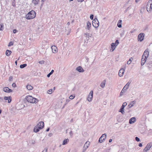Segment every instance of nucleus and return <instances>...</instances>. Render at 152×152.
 I'll list each match as a JSON object with an SVG mask.
<instances>
[{"instance_id": "obj_1", "label": "nucleus", "mask_w": 152, "mask_h": 152, "mask_svg": "<svg viewBox=\"0 0 152 152\" xmlns=\"http://www.w3.org/2000/svg\"><path fill=\"white\" fill-rule=\"evenodd\" d=\"M25 99L28 102L30 103H36L38 101V99L31 96H27Z\"/></svg>"}, {"instance_id": "obj_2", "label": "nucleus", "mask_w": 152, "mask_h": 152, "mask_svg": "<svg viewBox=\"0 0 152 152\" xmlns=\"http://www.w3.org/2000/svg\"><path fill=\"white\" fill-rule=\"evenodd\" d=\"M36 15V13L35 11L31 10L26 15V17L27 19H31L35 18Z\"/></svg>"}, {"instance_id": "obj_3", "label": "nucleus", "mask_w": 152, "mask_h": 152, "mask_svg": "<svg viewBox=\"0 0 152 152\" xmlns=\"http://www.w3.org/2000/svg\"><path fill=\"white\" fill-rule=\"evenodd\" d=\"M152 0H149L148 1L146 6V9L147 11L150 12L152 9Z\"/></svg>"}, {"instance_id": "obj_4", "label": "nucleus", "mask_w": 152, "mask_h": 152, "mask_svg": "<svg viewBox=\"0 0 152 152\" xmlns=\"http://www.w3.org/2000/svg\"><path fill=\"white\" fill-rule=\"evenodd\" d=\"M130 84V83L128 82L124 86L121 92L120 93V96H122L123 95V93L124 92H125L127 89L128 88L129 85Z\"/></svg>"}, {"instance_id": "obj_5", "label": "nucleus", "mask_w": 152, "mask_h": 152, "mask_svg": "<svg viewBox=\"0 0 152 152\" xmlns=\"http://www.w3.org/2000/svg\"><path fill=\"white\" fill-rule=\"evenodd\" d=\"M99 23L96 18H94L92 21V25L95 28H97L99 26Z\"/></svg>"}, {"instance_id": "obj_6", "label": "nucleus", "mask_w": 152, "mask_h": 152, "mask_svg": "<svg viewBox=\"0 0 152 152\" xmlns=\"http://www.w3.org/2000/svg\"><path fill=\"white\" fill-rule=\"evenodd\" d=\"M127 104V103L126 102H124L122 105L121 106L120 109L119 111V112H121L122 114H124L125 113V112L124 111V109Z\"/></svg>"}, {"instance_id": "obj_7", "label": "nucleus", "mask_w": 152, "mask_h": 152, "mask_svg": "<svg viewBox=\"0 0 152 152\" xmlns=\"http://www.w3.org/2000/svg\"><path fill=\"white\" fill-rule=\"evenodd\" d=\"M144 34L143 33H141L138 36V41L141 42L144 39Z\"/></svg>"}, {"instance_id": "obj_8", "label": "nucleus", "mask_w": 152, "mask_h": 152, "mask_svg": "<svg viewBox=\"0 0 152 152\" xmlns=\"http://www.w3.org/2000/svg\"><path fill=\"white\" fill-rule=\"evenodd\" d=\"M106 134H103L102 136L99 138V142L100 143H102L105 140V139L106 138Z\"/></svg>"}, {"instance_id": "obj_9", "label": "nucleus", "mask_w": 152, "mask_h": 152, "mask_svg": "<svg viewBox=\"0 0 152 152\" xmlns=\"http://www.w3.org/2000/svg\"><path fill=\"white\" fill-rule=\"evenodd\" d=\"M93 92L92 91H91L89 93V95L88 96L87 100L89 102H91L92 100L93 97Z\"/></svg>"}, {"instance_id": "obj_10", "label": "nucleus", "mask_w": 152, "mask_h": 152, "mask_svg": "<svg viewBox=\"0 0 152 152\" xmlns=\"http://www.w3.org/2000/svg\"><path fill=\"white\" fill-rule=\"evenodd\" d=\"M151 146L152 145L150 143L147 144L146 147L144 149L143 152H146L148 151L150 149Z\"/></svg>"}, {"instance_id": "obj_11", "label": "nucleus", "mask_w": 152, "mask_h": 152, "mask_svg": "<svg viewBox=\"0 0 152 152\" xmlns=\"http://www.w3.org/2000/svg\"><path fill=\"white\" fill-rule=\"evenodd\" d=\"M37 125V127H38L39 129H42L44 127V124L43 122L41 121Z\"/></svg>"}, {"instance_id": "obj_12", "label": "nucleus", "mask_w": 152, "mask_h": 152, "mask_svg": "<svg viewBox=\"0 0 152 152\" xmlns=\"http://www.w3.org/2000/svg\"><path fill=\"white\" fill-rule=\"evenodd\" d=\"M124 72V70L123 69H121L118 72V75L120 77H122L123 76Z\"/></svg>"}, {"instance_id": "obj_13", "label": "nucleus", "mask_w": 152, "mask_h": 152, "mask_svg": "<svg viewBox=\"0 0 152 152\" xmlns=\"http://www.w3.org/2000/svg\"><path fill=\"white\" fill-rule=\"evenodd\" d=\"M51 48L53 53H56L57 52V48L56 46L53 45L52 46Z\"/></svg>"}, {"instance_id": "obj_14", "label": "nucleus", "mask_w": 152, "mask_h": 152, "mask_svg": "<svg viewBox=\"0 0 152 152\" xmlns=\"http://www.w3.org/2000/svg\"><path fill=\"white\" fill-rule=\"evenodd\" d=\"M3 91L6 92H11L12 91L11 89H10L7 87H5L3 88Z\"/></svg>"}, {"instance_id": "obj_15", "label": "nucleus", "mask_w": 152, "mask_h": 152, "mask_svg": "<svg viewBox=\"0 0 152 152\" xmlns=\"http://www.w3.org/2000/svg\"><path fill=\"white\" fill-rule=\"evenodd\" d=\"M76 70L80 72H83L84 71V70L80 66L77 67L76 69Z\"/></svg>"}, {"instance_id": "obj_16", "label": "nucleus", "mask_w": 152, "mask_h": 152, "mask_svg": "<svg viewBox=\"0 0 152 152\" xmlns=\"http://www.w3.org/2000/svg\"><path fill=\"white\" fill-rule=\"evenodd\" d=\"M4 100H8L9 103H10L12 101L11 98L10 96H5L4 97Z\"/></svg>"}, {"instance_id": "obj_17", "label": "nucleus", "mask_w": 152, "mask_h": 152, "mask_svg": "<svg viewBox=\"0 0 152 152\" xmlns=\"http://www.w3.org/2000/svg\"><path fill=\"white\" fill-rule=\"evenodd\" d=\"M136 121V118L135 117H133L130 118L129 120V123L132 124L135 122Z\"/></svg>"}, {"instance_id": "obj_18", "label": "nucleus", "mask_w": 152, "mask_h": 152, "mask_svg": "<svg viewBox=\"0 0 152 152\" xmlns=\"http://www.w3.org/2000/svg\"><path fill=\"white\" fill-rule=\"evenodd\" d=\"M116 46L115 45V44L113 43H112L111 44V49L110 50L111 52H113L115 49V47Z\"/></svg>"}, {"instance_id": "obj_19", "label": "nucleus", "mask_w": 152, "mask_h": 152, "mask_svg": "<svg viewBox=\"0 0 152 152\" xmlns=\"http://www.w3.org/2000/svg\"><path fill=\"white\" fill-rule=\"evenodd\" d=\"M40 0H32V3L34 4L36 6L38 4Z\"/></svg>"}, {"instance_id": "obj_20", "label": "nucleus", "mask_w": 152, "mask_h": 152, "mask_svg": "<svg viewBox=\"0 0 152 152\" xmlns=\"http://www.w3.org/2000/svg\"><path fill=\"white\" fill-rule=\"evenodd\" d=\"M90 142L88 141H87L85 144L84 146V148H86L87 149L89 145Z\"/></svg>"}, {"instance_id": "obj_21", "label": "nucleus", "mask_w": 152, "mask_h": 152, "mask_svg": "<svg viewBox=\"0 0 152 152\" xmlns=\"http://www.w3.org/2000/svg\"><path fill=\"white\" fill-rule=\"evenodd\" d=\"M91 26V23L89 21H88L87 23L86 27L88 30H89Z\"/></svg>"}, {"instance_id": "obj_22", "label": "nucleus", "mask_w": 152, "mask_h": 152, "mask_svg": "<svg viewBox=\"0 0 152 152\" xmlns=\"http://www.w3.org/2000/svg\"><path fill=\"white\" fill-rule=\"evenodd\" d=\"M106 82V80H104L103 82H102L100 84V86L103 88L105 86V83Z\"/></svg>"}, {"instance_id": "obj_23", "label": "nucleus", "mask_w": 152, "mask_h": 152, "mask_svg": "<svg viewBox=\"0 0 152 152\" xmlns=\"http://www.w3.org/2000/svg\"><path fill=\"white\" fill-rule=\"evenodd\" d=\"M12 52L11 50H6V55L8 56H9L10 55L11 53Z\"/></svg>"}, {"instance_id": "obj_24", "label": "nucleus", "mask_w": 152, "mask_h": 152, "mask_svg": "<svg viewBox=\"0 0 152 152\" xmlns=\"http://www.w3.org/2000/svg\"><path fill=\"white\" fill-rule=\"evenodd\" d=\"M39 129L38 127H37V125L36 126H35L34 128V132H37L39 131V129Z\"/></svg>"}, {"instance_id": "obj_25", "label": "nucleus", "mask_w": 152, "mask_h": 152, "mask_svg": "<svg viewBox=\"0 0 152 152\" xmlns=\"http://www.w3.org/2000/svg\"><path fill=\"white\" fill-rule=\"evenodd\" d=\"M121 20H119L117 24V26L119 28H121V22H122Z\"/></svg>"}, {"instance_id": "obj_26", "label": "nucleus", "mask_w": 152, "mask_h": 152, "mask_svg": "<svg viewBox=\"0 0 152 152\" xmlns=\"http://www.w3.org/2000/svg\"><path fill=\"white\" fill-rule=\"evenodd\" d=\"M68 141L69 140L68 139H64L62 145H65L66 144Z\"/></svg>"}, {"instance_id": "obj_27", "label": "nucleus", "mask_w": 152, "mask_h": 152, "mask_svg": "<svg viewBox=\"0 0 152 152\" xmlns=\"http://www.w3.org/2000/svg\"><path fill=\"white\" fill-rule=\"evenodd\" d=\"M27 88L29 90H31L33 89V87L30 85H28L26 86Z\"/></svg>"}, {"instance_id": "obj_28", "label": "nucleus", "mask_w": 152, "mask_h": 152, "mask_svg": "<svg viewBox=\"0 0 152 152\" xmlns=\"http://www.w3.org/2000/svg\"><path fill=\"white\" fill-rule=\"evenodd\" d=\"M143 54L148 57L149 55V52L148 50H145Z\"/></svg>"}, {"instance_id": "obj_29", "label": "nucleus", "mask_w": 152, "mask_h": 152, "mask_svg": "<svg viewBox=\"0 0 152 152\" xmlns=\"http://www.w3.org/2000/svg\"><path fill=\"white\" fill-rule=\"evenodd\" d=\"M146 59H141V65L142 66L145 63L146 61Z\"/></svg>"}, {"instance_id": "obj_30", "label": "nucleus", "mask_w": 152, "mask_h": 152, "mask_svg": "<svg viewBox=\"0 0 152 152\" xmlns=\"http://www.w3.org/2000/svg\"><path fill=\"white\" fill-rule=\"evenodd\" d=\"M53 72H54V70H52L51 71V72H50L47 75V77H50V75L53 74Z\"/></svg>"}, {"instance_id": "obj_31", "label": "nucleus", "mask_w": 152, "mask_h": 152, "mask_svg": "<svg viewBox=\"0 0 152 152\" xmlns=\"http://www.w3.org/2000/svg\"><path fill=\"white\" fill-rule=\"evenodd\" d=\"M27 66L26 64H24L20 65V68L21 69Z\"/></svg>"}, {"instance_id": "obj_32", "label": "nucleus", "mask_w": 152, "mask_h": 152, "mask_svg": "<svg viewBox=\"0 0 152 152\" xmlns=\"http://www.w3.org/2000/svg\"><path fill=\"white\" fill-rule=\"evenodd\" d=\"M132 60H133V58H129V60L127 62V64H130L132 62Z\"/></svg>"}, {"instance_id": "obj_33", "label": "nucleus", "mask_w": 152, "mask_h": 152, "mask_svg": "<svg viewBox=\"0 0 152 152\" xmlns=\"http://www.w3.org/2000/svg\"><path fill=\"white\" fill-rule=\"evenodd\" d=\"M52 92H53L52 89H50L48 91L47 93L49 94H52Z\"/></svg>"}, {"instance_id": "obj_34", "label": "nucleus", "mask_w": 152, "mask_h": 152, "mask_svg": "<svg viewBox=\"0 0 152 152\" xmlns=\"http://www.w3.org/2000/svg\"><path fill=\"white\" fill-rule=\"evenodd\" d=\"M4 28V26L3 24L0 25V30L2 31Z\"/></svg>"}, {"instance_id": "obj_35", "label": "nucleus", "mask_w": 152, "mask_h": 152, "mask_svg": "<svg viewBox=\"0 0 152 152\" xmlns=\"http://www.w3.org/2000/svg\"><path fill=\"white\" fill-rule=\"evenodd\" d=\"M35 141L34 140H30V143L32 144H34L35 143Z\"/></svg>"}, {"instance_id": "obj_36", "label": "nucleus", "mask_w": 152, "mask_h": 152, "mask_svg": "<svg viewBox=\"0 0 152 152\" xmlns=\"http://www.w3.org/2000/svg\"><path fill=\"white\" fill-rule=\"evenodd\" d=\"M75 97V96L74 95H71L69 97V99H73Z\"/></svg>"}, {"instance_id": "obj_37", "label": "nucleus", "mask_w": 152, "mask_h": 152, "mask_svg": "<svg viewBox=\"0 0 152 152\" xmlns=\"http://www.w3.org/2000/svg\"><path fill=\"white\" fill-rule=\"evenodd\" d=\"M39 64H43L45 63V61L43 60L39 62Z\"/></svg>"}, {"instance_id": "obj_38", "label": "nucleus", "mask_w": 152, "mask_h": 152, "mask_svg": "<svg viewBox=\"0 0 152 152\" xmlns=\"http://www.w3.org/2000/svg\"><path fill=\"white\" fill-rule=\"evenodd\" d=\"M119 42L118 40H116L115 42V44L116 46H117L119 44Z\"/></svg>"}, {"instance_id": "obj_39", "label": "nucleus", "mask_w": 152, "mask_h": 152, "mask_svg": "<svg viewBox=\"0 0 152 152\" xmlns=\"http://www.w3.org/2000/svg\"><path fill=\"white\" fill-rule=\"evenodd\" d=\"M13 43L12 42H10L9 43L8 46H11L13 45Z\"/></svg>"}, {"instance_id": "obj_40", "label": "nucleus", "mask_w": 152, "mask_h": 152, "mask_svg": "<svg viewBox=\"0 0 152 152\" xmlns=\"http://www.w3.org/2000/svg\"><path fill=\"white\" fill-rule=\"evenodd\" d=\"M147 57L146 56L144 55L143 54L142 55V59H147Z\"/></svg>"}, {"instance_id": "obj_41", "label": "nucleus", "mask_w": 152, "mask_h": 152, "mask_svg": "<svg viewBox=\"0 0 152 152\" xmlns=\"http://www.w3.org/2000/svg\"><path fill=\"white\" fill-rule=\"evenodd\" d=\"M135 139L136 140L137 142H139L140 141V139L137 137H135Z\"/></svg>"}, {"instance_id": "obj_42", "label": "nucleus", "mask_w": 152, "mask_h": 152, "mask_svg": "<svg viewBox=\"0 0 152 152\" xmlns=\"http://www.w3.org/2000/svg\"><path fill=\"white\" fill-rule=\"evenodd\" d=\"M84 35L85 36V37H87L88 36V37H91V36H89V34L88 33H84Z\"/></svg>"}, {"instance_id": "obj_43", "label": "nucleus", "mask_w": 152, "mask_h": 152, "mask_svg": "<svg viewBox=\"0 0 152 152\" xmlns=\"http://www.w3.org/2000/svg\"><path fill=\"white\" fill-rule=\"evenodd\" d=\"M133 106V104H132V103H131L130 104H129L128 105V106L130 108L132 107Z\"/></svg>"}, {"instance_id": "obj_44", "label": "nucleus", "mask_w": 152, "mask_h": 152, "mask_svg": "<svg viewBox=\"0 0 152 152\" xmlns=\"http://www.w3.org/2000/svg\"><path fill=\"white\" fill-rule=\"evenodd\" d=\"M94 18V15H91L90 16V18L92 20Z\"/></svg>"}, {"instance_id": "obj_45", "label": "nucleus", "mask_w": 152, "mask_h": 152, "mask_svg": "<svg viewBox=\"0 0 152 152\" xmlns=\"http://www.w3.org/2000/svg\"><path fill=\"white\" fill-rule=\"evenodd\" d=\"M48 149L47 148H45L42 152H47Z\"/></svg>"}, {"instance_id": "obj_46", "label": "nucleus", "mask_w": 152, "mask_h": 152, "mask_svg": "<svg viewBox=\"0 0 152 152\" xmlns=\"http://www.w3.org/2000/svg\"><path fill=\"white\" fill-rule=\"evenodd\" d=\"M69 134H70V135L71 136H72L73 134L72 133V131H71L70 132H69Z\"/></svg>"}, {"instance_id": "obj_47", "label": "nucleus", "mask_w": 152, "mask_h": 152, "mask_svg": "<svg viewBox=\"0 0 152 152\" xmlns=\"http://www.w3.org/2000/svg\"><path fill=\"white\" fill-rule=\"evenodd\" d=\"M12 86L13 87H15L16 86V84L15 83H13L12 84Z\"/></svg>"}, {"instance_id": "obj_48", "label": "nucleus", "mask_w": 152, "mask_h": 152, "mask_svg": "<svg viewBox=\"0 0 152 152\" xmlns=\"http://www.w3.org/2000/svg\"><path fill=\"white\" fill-rule=\"evenodd\" d=\"M69 101H70V100L69 99H67L66 100V104H67Z\"/></svg>"}, {"instance_id": "obj_49", "label": "nucleus", "mask_w": 152, "mask_h": 152, "mask_svg": "<svg viewBox=\"0 0 152 152\" xmlns=\"http://www.w3.org/2000/svg\"><path fill=\"white\" fill-rule=\"evenodd\" d=\"M86 149H86V148H84V147H83V151L82 152H85L86 151Z\"/></svg>"}, {"instance_id": "obj_50", "label": "nucleus", "mask_w": 152, "mask_h": 152, "mask_svg": "<svg viewBox=\"0 0 152 152\" xmlns=\"http://www.w3.org/2000/svg\"><path fill=\"white\" fill-rule=\"evenodd\" d=\"M3 100V99L2 97H0V102H2Z\"/></svg>"}, {"instance_id": "obj_51", "label": "nucleus", "mask_w": 152, "mask_h": 152, "mask_svg": "<svg viewBox=\"0 0 152 152\" xmlns=\"http://www.w3.org/2000/svg\"><path fill=\"white\" fill-rule=\"evenodd\" d=\"M17 30L16 29H14L13 30V32L14 33H15L16 32Z\"/></svg>"}, {"instance_id": "obj_52", "label": "nucleus", "mask_w": 152, "mask_h": 152, "mask_svg": "<svg viewBox=\"0 0 152 152\" xmlns=\"http://www.w3.org/2000/svg\"><path fill=\"white\" fill-rule=\"evenodd\" d=\"M139 146L140 147H141L142 146V144L141 143H140L139 144Z\"/></svg>"}, {"instance_id": "obj_53", "label": "nucleus", "mask_w": 152, "mask_h": 152, "mask_svg": "<svg viewBox=\"0 0 152 152\" xmlns=\"http://www.w3.org/2000/svg\"><path fill=\"white\" fill-rule=\"evenodd\" d=\"M131 102H132V103H131L132 104V103L133 104H134L136 102L135 101H132Z\"/></svg>"}, {"instance_id": "obj_54", "label": "nucleus", "mask_w": 152, "mask_h": 152, "mask_svg": "<svg viewBox=\"0 0 152 152\" xmlns=\"http://www.w3.org/2000/svg\"><path fill=\"white\" fill-rule=\"evenodd\" d=\"M52 135H53V134L52 133H50L48 134V136L49 137H51V136Z\"/></svg>"}, {"instance_id": "obj_55", "label": "nucleus", "mask_w": 152, "mask_h": 152, "mask_svg": "<svg viewBox=\"0 0 152 152\" xmlns=\"http://www.w3.org/2000/svg\"><path fill=\"white\" fill-rule=\"evenodd\" d=\"M112 140L111 139H109V141L110 142H112Z\"/></svg>"}, {"instance_id": "obj_56", "label": "nucleus", "mask_w": 152, "mask_h": 152, "mask_svg": "<svg viewBox=\"0 0 152 152\" xmlns=\"http://www.w3.org/2000/svg\"><path fill=\"white\" fill-rule=\"evenodd\" d=\"M134 31H135L134 30L131 31H130V33H133Z\"/></svg>"}, {"instance_id": "obj_57", "label": "nucleus", "mask_w": 152, "mask_h": 152, "mask_svg": "<svg viewBox=\"0 0 152 152\" xmlns=\"http://www.w3.org/2000/svg\"><path fill=\"white\" fill-rule=\"evenodd\" d=\"M84 1V0H77L78 2H82Z\"/></svg>"}, {"instance_id": "obj_58", "label": "nucleus", "mask_w": 152, "mask_h": 152, "mask_svg": "<svg viewBox=\"0 0 152 152\" xmlns=\"http://www.w3.org/2000/svg\"><path fill=\"white\" fill-rule=\"evenodd\" d=\"M49 130H50V128H48L46 129V131L47 132H48V131H49Z\"/></svg>"}, {"instance_id": "obj_59", "label": "nucleus", "mask_w": 152, "mask_h": 152, "mask_svg": "<svg viewBox=\"0 0 152 152\" xmlns=\"http://www.w3.org/2000/svg\"><path fill=\"white\" fill-rule=\"evenodd\" d=\"M55 87H54L52 89V90L53 91L55 90Z\"/></svg>"}, {"instance_id": "obj_60", "label": "nucleus", "mask_w": 152, "mask_h": 152, "mask_svg": "<svg viewBox=\"0 0 152 152\" xmlns=\"http://www.w3.org/2000/svg\"><path fill=\"white\" fill-rule=\"evenodd\" d=\"M17 60L16 61H15V64H16V65H17Z\"/></svg>"}, {"instance_id": "obj_61", "label": "nucleus", "mask_w": 152, "mask_h": 152, "mask_svg": "<svg viewBox=\"0 0 152 152\" xmlns=\"http://www.w3.org/2000/svg\"><path fill=\"white\" fill-rule=\"evenodd\" d=\"M69 24H70V23H69V22H68L67 23V25H68V26H69Z\"/></svg>"}, {"instance_id": "obj_62", "label": "nucleus", "mask_w": 152, "mask_h": 152, "mask_svg": "<svg viewBox=\"0 0 152 152\" xmlns=\"http://www.w3.org/2000/svg\"><path fill=\"white\" fill-rule=\"evenodd\" d=\"M140 0H136V2H138L139 1H140Z\"/></svg>"}, {"instance_id": "obj_63", "label": "nucleus", "mask_w": 152, "mask_h": 152, "mask_svg": "<svg viewBox=\"0 0 152 152\" xmlns=\"http://www.w3.org/2000/svg\"><path fill=\"white\" fill-rule=\"evenodd\" d=\"M2 112V110H0V114H1Z\"/></svg>"}, {"instance_id": "obj_64", "label": "nucleus", "mask_w": 152, "mask_h": 152, "mask_svg": "<svg viewBox=\"0 0 152 152\" xmlns=\"http://www.w3.org/2000/svg\"><path fill=\"white\" fill-rule=\"evenodd\" d=\"M45 1V0H42V1L43 2H44Z\"/></svg>"}]
</instances>
